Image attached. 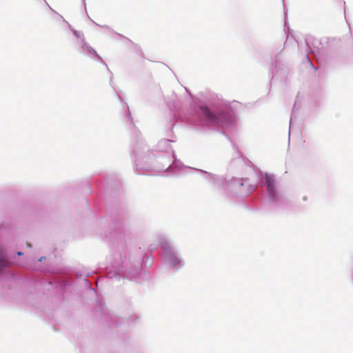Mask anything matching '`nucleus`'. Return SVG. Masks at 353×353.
<instances>
[{"label": "nucleus", "mask_w": 353, "mask_h": 353, "mask_svg": "<svg viewBox=\"0 0 353 353\" xmlns=\"http://www.w3.org/2000/svg\"><path fill=\"white\" fill-rule=\"evenodd\" d=\"M201 111L208 121L221 127L228 126L234 121L233 113L228 109H219L217 111H214L207 106H202Z\"/></svg>", "instance_id": "1"}, {"label": "nucleus", "mask_w": 353, "mask_h": 353, "mask_svg": "<svg viewBox=\"0 0 353 353\" xmlns=\"http://www.w3.org/2000/svg\"><path fill=\"white\" fill-rule=\"evenodd\" d=\"M265 185L267 186L268 191L270 193L272 192L274 189V182H275L274 176L272 175L265 174Z\"/></svg>", "instance_id": "2"}, {"label": "nucleus", "mask_w": 353, "mask_h": 353, "mask_svg": "<svg viewBox=\"0 0 353 353\" xmlns=\"http://www.w3.org/2000/svg\"><path fill=\"white\" fill-rule=\"evenodd\" d=\"M8 264V261L5 258L3 250L0 249V271L3 270Z\"/></svg>", "instance_id": "3"}, {"label": "nucleus", "mask_w": 353, "mask_h": 353, "mask_svg": "<svg viewBox=\"0 0 353 353\" xmlns=\"http://www.w3.org/2000/svg\"><path fill=\"white\" fill-rule=\"evenodd\" d=\"M23 254V253L21 252H17V255L18 256H21Z\"/></svg>", "instance_id": "4"}, {"label": "nucleus", "mask_w": 353, "mask_h": 353, "mask_svg": "<svg viewBox=\"0 0 353 353\" xmlns=\"http://www.w3.org/2000/svg\"><path fill=\"white\" fill-rule=\"evenodd\" d=\"M43 259H44V257H41V258L39 259V261H43Z\"/></svg>", "instance_id": "5"}]
</instances>
